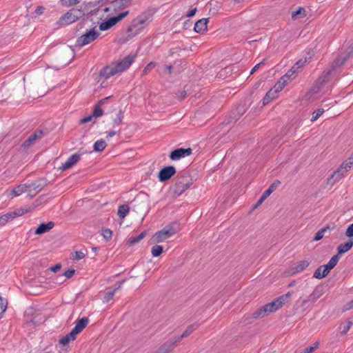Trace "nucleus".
<instances>
[{
  "instance_id": "8fccbe9b",
  "label": "nucleus",
  "mask_w": 353,
  "mask_h": 353,
  "mask_svg": "<svg viewBox=\"0 0 353 353\" xmlns=\"http://www.w3.org/2000/svg\"><path fill=\"white\" fill-rule=\"evenodd\" d=\"M96 119L94 117V116L92 114L85 117L81 120V123H85L88 122L94 121Z\"/></svg>"
},
{
  "instance_id": "2eb2a0df",
  "label": "nucleus",
  "mask_w": 353,
  "mask_h": 353,
  "mask_svg": "<svg viewBox=\"0 0 353 353\" xmlns=\"http://www.w3.org/2000/svg\"><path fill=\"white\" fill-rule=\"evenodd\" d=\"M43 132L42 130H36L23 143L22 147L27 148L35 143L37 140L41 139L43 137Z\"/></svg>"
},
{
  "instance_id": "393cba45",
  "label": "nucleus",
  "mask_w": 353,
  "mask_h": 353,
  "mask_svg": "<svg viewBox=\"0 0 353 353\" xmlns=\"http://www.w3.org/2000/svg\"><path fill=\"white\" fill-rule=\"evenodd\" d=\"M321 296V292L316 288L308 296L307 299L302 301V305L305 306L309 302H314Z\"/></svg>"
},
{
  "instance_id": "de8ad7c7",
  "label": "nucleus",
  "mask_w": 353,
  "mask_h": 353,
  "mask_svg": "<svg viewBox=\"0 0 353 353\" xmlns=\"http://www.w3.org/2000/svg\"><path fill=\"white\" fill-rule=\"evenodd\" d=\"M345 235L350 239H353V223L347 227Z\"/></svg>"
},
{
  "instance_id": "72a5a7b5",
  "label": "nucleus",
  "mask_w": 353,
  "mask_h": 353,
  "mask_svg": "<svg viewBox=\"0 0 353 353\" xmlns=\"http://www.w3.org/2000/svg\"><path fill=\"white\" fill-rule=\"evenodd\" d=\"M129 210H130V208L128 205H121L119 207V209H118V212H117L118 216L121 219H124L128 215Z\"/></svg>"
},
{
  "instance_id": "412c9836",
  "label": "nucleus",
  "mask_w": 353,
  "mask_h": 353,
  "mask_svg": "<svg viewBox=\"0 0 353 353\" xmlns=\"http://www.w3.org/2000/svg\"><path fill=\"white\" fill-rule=\"evenodd\" d=\"M54 226V223L53 221H49L46 223H41L36 229L34 234L37 235L44 234L50 231L51 229H52Z\"/></svg>"
},
{
  "instance_id": "e433bc0d",
  "label": "nucleus",
  "mask_w": 353,
  "mask_h": 353,
  "mask_svg": "<svg viewBox=\"0 0 353 353\" xmlns=\"http://www.w3.org/2000/svg\"><path fill=\"white\" fill-rule=\"evenodd\" d=\"M123 282H124V281H122L120 284H122ZM120 286H121V285H119V286L118 287V289L120 288ZM117 290V288L114 289V290L107 292L103 296V302H105V303L109 302L113 298Z\"/></svg>"
},
{
  "instance_id": "bb28decb",
  "label": "nucleus",
  "mask_w": 353,
  "mask_h": 353,
  "mask_svg": "<svg viewBox=\"0 0 353 353\" xmlns=\"http://www.w3.org/2000/svg\"><path fill=\"white\" fill-rule=\"evenodd\" d=\"M27 191H29L28 184H21L12 190L11 194L14 196H17Z\"/></svg>"
},
{
  "instance_id": "bf43d9fd",
  "label": "nucleus",
  "mask_w": 353,
  "mask_h": 353,
  "mask_svg": "<svg viewBox=\"0 0 353 353\" xmlns=\"http://www.w3.org/2000/svg\"><path fill=\"white\" fill-rule=\"evenodd\" d=\"M45 8L42 6H37L36 10H35V12L37 14H41L43 12Z\"/></svg>"
},
{
  "instance_id": "9b49d317",
  "label": "nucleus",
  "mask_w": 353,
  "mask_h": 353,
  "mask_svg": "<svg viewBox=\"0 0 353 353\" xmlns=\"http://www.w3.org/2000/svg\"><path fill=\"white\" fill-rule=\"evenodd\" d=\"M176 172V168L172 165L164 167L159 171L158 179L161 182H165L170 179Z\"/></svg>"
},
{
  "instance_id": "c9c22d12",
  "label": "nucleus",
  "mask_w": 353,
  "mask_h": 353,
  "mask_svg": "<svg viewBox=\"0 0 353 353\" xmlns=\"http://www.w3.org/2000/svg\"><path fill=\"white\" fill-rule=\"evenodd\" d=\"M108 99V97H107V98L104 99V100H105V99ZM103 100H101V101H100L99 102V104H98V105H97L94 107V110H93V112H92V115L94 116V117L95 119H97V118H98V117H101V116H102V115H103V110L101 108V106H100V104L103 103Z\"/></svg>"
},
{
  "instance_id": "9d476101",
  "label": "nucleus",
  "mask_w": 353,
  "mask_h": 353,
  "mask_svg": "<svg viewBox=\"0 0 353 353\" xmlns=\"http://www.w3.org/2000/svg\"><path fill=\"white\" fill-rule=\"evenodd\" d=\"M129 14L128 10H125L124 12H120L117 16L112 17L105 21L102 22L99 25V28L101 30L104 31L110 29L119 21H121L123 18L128 16Z\"/></svg>"
},
{
  "instance_id": "f8f14e48",
  "label": "nucleus",
  "mask_w": 353,
  "mask_h": 353,
  "mask_svg": "<svg viewBox=\"0 0 353 353\" xmlns=\"http://www.w3.org/2000/svg\"><path fill=\"white\" fill-rule=\"evenodd\" d=\"M120 70L117 67L116 63H112L110 65H108L104 67L99 72V75L101 77L105 78V79L120 73Z\"/></svg>"
},
{
  "instance_id": "79ce46f5",
  "label": "nucleus",
  "mask_w": 353,
  "mask_h": 353,
  "mask_svg": "<svg viewBox=\"0 0 353 353\" xmlns=\"http://www.w3.org/2000/svg\"><path fill=\"white\" fill-rule=\"evenodd\" d=\"M319 343L318 342L314 343L311 346L305 348L301 353H312L316 348H318Z\"/></svg>"
},
{
  "instance_id": "c85d7f7f",
  "label": "nucleus",
  "mask_w": 353,
  "mask_h": 353,
  "mask_svg": "<svg viewBox=\"0 0 353 353\" xmlns=\"http://www.w3.org/2000/svg\"><path fill=\"white\" fill-rule=\"evenodd\" d=\"M306 15V10L303 7H299L296 11L292 12V18L294 20H296L305 17Z\"/></svg>"
},
{
  "instance_id": "473e14b6",
  "label": "nucleus",
  "mask_w": 353,
  "mask_h": 353,
  "mask_svg": "<svg viewBox=\"0 0 353 353\" xmlns=\"http://www.w3.org/2000/svg\"><path fill=\"white\" fill-rule=\"evenodd\" d=\"M281 184L279 181H276L273 183H272L269 188L263 192V194L266 197H268Z\"/></svg>"
},
{
  "instance_id": "a18cd8bd",
  "label": "nucleus",
  "mask_w": 353,
  "mask_h": 353,
  "mask_svg": "<svg viewBox=\"0 0 353 353\" xmlns=\"http://www.w3.org/2000/svg\"><path fill=\"white\" fill-rule=\"evenodd\" d=\"M352 325V321H347L342 327V330H341V334L344 335V334H347V332L350 329Z\"/></svg>"
},
{
  "instance_id": "603ef678",
  "label": "nucleus",
  "mask_w": 353,
  "mask_h": 353,
  "mask_svg": "<svg viewBox=\"0 0 353 353\" xmlns=\"http://www.w3.org/2000/svg\"><path fill=\"white\" fill-rule=\"evenodd\" d=\"M80 332H81L77 328L74 327L73 329L68 334H70V337H72L74 340H75L77 334H79Z\"/></svg>"
},
{
  "instance_id": "a878e982",
  "label": "nucleus",
  "mask_w": 353,
  "mask_h": 353,
  "mask_svg": "<svg viewBox=\"0 0 353 353\" xmlns=\"http://www.w3.org/2000/svg\"><path fill=\"white\" fill-rule=\"evenodd\" d=\"M276 90L274 91H272V90H269L263 99V105H266L269 103L272 99L274 97V94H276L279 90H281L279 86L278 85V83L275 85Z\"/></svg>"
},
{
  "instance_id": "13d9d810",
  "label": "nucleus",
  "mask_w": 353,
  "mask_h": 353,
  "mask_svg": "<svg viewBox=\"0 0 353 353\" xmlns=\"http://www.w3.org/2000/svg\"><path fill=\"white\" fill-rule=\"evenodd\" d=\"M266 59H263L262 61H261L260 63H257L251 70L250 72V74H253L254 72H255L259 68V67L261 65H263L265 64V62Z\"/></svg>"
},
{
  "instance_id": "2f4dec72",
  "label": "nucleus",
  "mask_w": 353,
  "mask_h": 353,
  "mask_svg": "<svg viewBox=\"0 0 353 353\" xmlns=\"http://www.w3.org/2000/svg\"><path fill=\"white\" fill-rule=\"evenodd\" d=\"M339 259H340V256L338 254L334 255L330 259L329 262L326 264L325 268L327 270H332L336 265Z\"/></svg>"
},
{
  "instance_id": "69168bd1",
  "label": "nucleus",
  "mask_w": 353,
  "mask_h": 353,
  "mask_svg": "<svg viewBox=\"0 0 353 353\" xmlns=\"http://www.w3.org/2000/svg\"><path fill=\"white\" fill-rule=\"evenodd\" d=\"M116 133H117V132L114 131V130L110 131L108 132V137H112L113 136H114L116 134Z\"/></svg>"
},
{
  "instance_id": "7ed1b4c3",
  "label": "nucleus",
  "mask_w": 353,
  "mask_h": 353,
  "mask_svg": "<svg viewBox=\"0 0 353 353\" xmlns=\"http://www.w3.org/2000/svg\"><path fill=\"white\" fill-rule=\"evenodd\" d=\"M194 183L190 174L185 172L176 178V182L170 187V193L174 197L181 195Z\"/></svg>"
},
{
  "instance_id": "20e7f679",
  "label": "nucleus",
  "mask_w": 353,
  "mask_h": 353,
  "mask_svg": "<svg viewBox=\"0 0 353 353\" xmlns=\"http://www.w3.org/2000/svg\"><path fill=\"white\" fill-rule=\"evenodd\" d=\"M353 165V154L344 161L341 165L332 174V176L327 179V183L334 185L342 178H343L345 174Z\"/></svg>"
},
{
  "instance_id": "864d4df0",
  "label": "nucleus",
  "mask_w": 353,
  "mask_h": 353,
  "mask_svg": "<svg viewBox=\"0 0 353 353\" xmlns=\"http://www.w3.org/2000/svg\"><path fill=\"white\" fill-rule=\"evenodd\" d=\"M176 95H177L178 99L181 101V100H183L186 97L187 92L185 90H181L177 92Z\"/></svg>"
},
{
  "instance_id": "ddd939ff",
  "label": "nucleus",
  "mask_w": 353,
  "mask_h": 353,
  "mask_svg": "<svg viewBox=\"0 0 353 353\" xmlns=\"http://www.w3.org/2000/svg\"><path fill=\"white\" fill-rule=\"evenodd\" d=\"M192 153V150L188 148H178L172 151L170 154V158L172 161H178L181 158L190 156Z\"/></svg>"
},
{
  "instance_id": "6e6552de",
  "label": "nucleus",
  "mask_w": 353,
  "mask_h": 353,
  "mask_svg": "<svg viewBox=\"0 0 353 353\" xmlns=\"http://www.w3.org/2000/svg\"><path fill=\"white\" fill-rule=\"evenodd\" d=\"M84 13L82 10L73 8L61 16L57 23L60 26H67L75 22L78 19H81Z\"/></svg>"
},
{
  "instance_id": "4c0bfd02",
  "label": "nucleus",
  "mask_w": 353,
  "mask_h": 353,
  "mask_svg": "<svg viewBox=\"0 0 353 353\" xmlns=\"http://www.w3.org/2000/svg\"><path fill=\"white\" fill-rule=\"evenodd\" d=\"M151 252L153 257H157L163 252V247L161 245H156L152 248Z\"/></svg>"
},
{
  "instance_id": "0eeeda50",
  "label": "nucleus",
  "mask_w": 353,
  "mask_h": 353,
  "mask_svg": "<svg viewBox=\"0 0 353 353\" xmlns=\"http://www.w3.org/2000/svg\"><path fill=\"white\" fill-rule=\"evenodd\" d=\"M99 35V32L95 30V28L86 30L84 33L77 39L75 46L77 48H82L95 41Z\"/></svg>"
},
{
  "instance_id": "5701e85b",
  "label": "nucleus",
  "mask_w": 353,
  "mask_h": 353,
  "mask_svg": "<svg viewBox=\"0 0 353 353\" xmlns=\"http://www.w3.org/2000/svg\"><path fill=\"white\" fill-rule=\"evenodd\" d=\"M326 265L319 266L314 272L313 277L315 279H321L325 277L331 270H327Z\"/></svg>"
},
{
  "instance_id": "f3484780",
  "label": "nucleus",
  "mask_w": 353,
  "mask_h": 353,
  "mask_svg": "<svg viewBox=\"0 0 353 353\" xmlns=\"http://www.w3.org/2000/svg\"><path fill=\"white\" fill-rule=\"evenodd\" d=\"M134 59L135 55L128 54V56L125 57L123 59H121L119 62L116 63L120 72H122L126 69H128L134 62Z\"/></svg>"
},
{
  "instance_id": "f257e3e1",
  "label": "nucleus",
  "mask_w": 353,
  "mask_h": 353,
  "mask_svg": "<svg viewBox=\"0 0 353 353\" xmlns=\"http://www.w3.org/2000/svg\"><path fill=\"white\" fill-rule=\"evenodd\" d=\"M152 20V14L150 11L142 12L132 20L128 27V36L132 37L138 34L144 29Z\"/></svg>"
},
{
  "instance_id": "37998d69",
  "label": "nucleus",
  "mask_w": 353,
  "mask_h": 353,
  "mask_svg": "<svg viewBox=\"0 0 353 353\" xmlns=\"http://www.w3.org/2000/svg\"><path fill=\"white\" fill-rule=\"evenodd\" d=\"M323 112H324L323 109H318V110H315L312 113V117L311 119V121H316L323 114Z\"/></svg>"
},
{
  "instance_id": "f704fd0d",
  "label": "nucleus",
  "mask_w": 353,
  "mask_h": 353,
  "mask_svg": "<svg viewBox=\"0 0 353 353\" xmlns=\"http://www.w3.org/2000/svg\"><path fill=\"white\" fill-rule=\"evenodd\" d=\"M146 232H142L137 236H131L129 238L128 242L130 245H134L138 243L141 240H142L145 236Z\"/></svg>"
},
{
  "instance_id": "aec40b11",
  "label": "nucleus",
  "mask_w": 353,
  "mask_h": 353,
  "mask_svg": "<svg viewBox=\"0 0 353 353\" xmlns=\"http://www.w3.org/2000/svg\"><path fill=\"white\" fill-rule=\"evenodd\" d=\"M46 185V181L44 179H39L30 184H28L30 192L34 191L35 194L40 192Z\"/></svg>"
},
{
  "instance_id": "0e129e2a",
  "label": "nucleus",
  "mask_w": 353,
  "mask_h": 353,
  "mask_svg": "<svg viewBox=\"0 0 353 353\" xmlns=\"http://www.w3.org/2000/svg\"><path fill=\"white\" fill-rule=\"evenodd\" d=\"M84 28V24L83 23L81 22V23H79L77 25V31L83 29Z\"/></svg>"
},
{
  "instance_id": "39448f33",
  "label": "nucleus",
  "mask_w": 353,
  "mask_h": 353,
  "mask_svg": "<svg viewBox=\"0 0 353 353\" xmlns=\"http://www.w3.org/2000/svg\"><path fill=\"white\" fill-rule=\"evenodd\" d=\"M178 230L179 227L176 223H170L156 232L153 236L154 240L157 243L163 242L174 235Z\"/></svg>"
},
{
  "instance_id": "c756f323",
  "label": "nucleus",
  "mask_w": 353,
  "mask_h": 353,
  "mask_svg": "<svg viewBox=\"0 0 353 353\" xmlns=\"http://www.w3.org/2000/svg\"><path fill=\"white\" fill-rule=\"evenodd\" d=\"M88 322L89 319L88 317H83L80 319H77L75 321L74 327L81 332L83 330V329L87 326Z\"/></svg>"
},
{
  "instance_id": "f03ea898",
  "label": "nucleus",
  "mask_w": 353,
  "mask_h": 353,
  "mask_svg": "<svg viewBox=\"0 0 353 353\" xmlns=\"http://www.w3.org/2000/svg\"><path fill=\"white\" fill-rule=\"evenodd\" d=\"M290 295L291 292H288V293L277 297L271 303L265 304L259 310H256L253 313V316L254 318L263 317L270 313L276 311L287 301Z\"/></svg>"
},
{
  "instance_id": "774afa93",
  "label": "nucleus",
  "mask_w": 353,
  "mask_h": 353,
  "mask_svg": "<svg viewBox=\"0 0 353 353\" xmlns=\"http://www.w3.org/2000/svg\"><path fill=\"white\" fill-rule=\"evenodd\" d=\"M349 305H350V306H349L348 309H350L353 307V299L349 303Z\"/></svg>"
},
{
  "instance_id": "a19ab883",
  "label": "nucleus",
  "mask_w": 353,
  "mask_h": 353,
  "mask_svg": "<svg viewBox=\"0 0 353 353\" xmlns=\"http://www.w3.org/2000/svg\"><path fill=\"white\" fill-rule=\"evenodd\" d=\"M74 341L72 337L70 336V334H68L65 336L61 338L59 341L60 345L63 346L67 345L70 341Z\"/></svg>"
},
{
  "instance_id": "680f3d73",
  "label": "nucleus",
  "mask_w": 353,
  "mask_h": 353,
  "mask_svg": "<svg viewBox=\"0 0 353 353\" xmlns=\"http://www.w3.org/2000/svg\"><path fill=\"white\" fill-rule=\"evenodd\" d=\"M61 264H56L54 266L51 268V271H52L54 272H57V271H59L61 269Z\"/></svg>"
},
{
  "instance_id": "6e6d98bb",
  "label": "nucleus",
  "mask_w": 353,
  "mask_h": 353,
  "mask_svg": "<svg viewBox=\"0 0 353 353\" xmlns=\"http://www.w3.org/2000/svg\"><path fill=\"white\" fill-rule=\"evenodd\" d=\"M74 254V259L77 260L82 259L85 256V254L81 251H76Z\"/></svg>"
},
{
  "instance_id": "dca6fc26",
  "label": "nucleus",
  "mask_w": 353,
  "mask_h": 353,
  "mask_svg": "<svg viewBox=\"0 0 353 353\" xmlns=\"http://www.w3.org/2000/svg\"><path fill=\"white\" fill-rule=\"evenodd\" d=\"M310 265L307 260H302L294 263L290 268L289 272L291 274L299 273L305 270Z\"/></svg>"
},
{
  "instance_id": "1a4fd4ad",
  "label": "nucleus",
  "mask_w": 353,
  "mask_h": 353,
  "mask_svg": "<svg viewBox=\"0 0 353 353\" xmlns=\"http://www.w3.org/2000/svg\"><path fill=\"white\" fill-rule=\"evenodd\" d=\"M132 0H114L111 1L109 6L104 8L105 12L117 13L128 8L131 4Z\"/></svg>"
},
{
  "instance_id": "4d7b16f0",
  "label": "nucleus",
  "mask_w": 353,
  "mask_h": 353,
  "mask_svg": "<svg viewBox=\"0 0 353 353\" xmlns=\"http://www.w3.org/2000/svg\"><path fill=\"white\" fill-rule=\"evenodd\" d=\"M75 270L72 269L68 270L63 273V276L66 278H71L74 274Z\"/></svg>"
},
{
  "instance_id": "a211bd4d",
  "label": "nucleus",
  "mask_w": 353,
  "mask_h": 353,
  "mask_svg": "<svg viewBox=\"0 0 353 353\" xmlns=\"http://www.w3.org/2000/svg\"><path fill=\"white\" fill-rule=\"evenodd\" d=\"M80 159V154H74L71 155L64 163L62 164L59 169L61 170H66L79 162Z\"/></svg>"
},
{
  "instance_id": "c03bdc74",
  "label": "nucleus",
  "mask_w": 353,
  "mask_h": 353,
  "mask_svg": "<svg viewBox=\"0 0 353 353\" xmlns=\"http://www.w3.org/2000/svg\"><path fill=\"white\" fill-rule=\"evenodd\" d=\"M61 3L64 6H71L79 3L81 0H61Z\"/></svg>"
},
{
  "instance_id": "58836bf2",
  "label": "nucleus",
  "mask_w": 353,
  "mask_h": 353,
  "mask_svg": "<svg viewBox=\"0 0 353 353\" xmlns=\"http://www.w3.org/2000/svg\"><path fill=\"white\" fill-rule=\"evenodd\" d=\"M199 325L197 323L192 324L186 328V330L184 331L183 336H188L190 334H191L195 330L198 328Z\"/></svg>"
},
{
  "instance_id": "b1692460",
  "label": "nucleus",
  "mask_w": 353,
  "mask_h": 353,
  "mask_svg": "<svg viewBox=\"0 0 353 353\" xmlns=\"http://www.w3.org/2000/svg\"><path fill=\"white\" fill-rule=\"evenodd\" d=\"M353 246V239H350L348 241L345 243H341L338 248V254L340 256L347 252H348Z\"/></svg>"
},
{
  "instance_id": "49530a36",
  "label": "nucleus",
  "mask_w": 353,
  "mask_h": 353,
  "mask_svg": "<svg viewBox=\"0 0 353 353\" xmlns=\"http://www.w3.org/2000/svg\"><path fill=\"white\" fill-rule=\"evenodd\" d=\"M102 235L105 240H109L112 237V232L110 229H105L103 230Z\"/></svg>"
},
{
  "instance_id": "3c124183",
  "label": "nucleus",
  "mask_w": 353,
  "mask_h": 353,
  "mask_svg": "<svg viewBox=\"0 0 353 353\" xmlns=\"http://www.w3.org/2000/svg\"><path fill=\"white\" fill-rule=\"evenodd\" d=\"M155 66V63L150 62L143 69V72L144 74L148 73Z\"/></svg>"
},
{
  "instance_id": "052dcab7",
  "label": "nucleus",
  "mask_w": 353,
  "mask_h": 353,
  "mask_svg": "<svg viewBox=\"0 0 353 353\" xmlns=\"http://www.w3.org/2000/svg\"><path fill=\"white\" fill-rule=\"evenodd\" d=\"M196 12V8H195L191 10L190 11H189L186 14V17H193L195 14Z\"/></svg>"
},
{
  "instance_id": "09e8293b",
  "label": "nucleus",
  "mask_w": 353,
  "mask_h": 353,
  "mask_svg": "<svg viewBox=\"0 0 353 353\" xmlns=\"http://www.w3.org/2000/svg\"><path fill=\"white\" fill-rule=\"evenodd\" d=\"M122 119H123V117L121 115V112H120L117 117L114 119L113 121V123H114V125L115 126H119L121 122H122Z\"/></svg>"
},
{
  "instance_id": "338daca9",
  "label": "nucleus",
  "mask_w": 353,
  "mask_h": 353,
  "mask_svg": "<svg viewBox=\"0 0 353 353\" xmlns=\"http://www.w3.org/2000/svg\"><path fill=\"white\" fill-rule=\"evenodd\" d=\"M165 68H166V70H168V72L169 74H171L172 72V66L171 65H166Z\"/></svg>"
},
{
  "instance_id": "6ab92c4d",
  "label": "nucleus",
  "mask_w": 353,
  "mask_h": 353,
  "mask_svg": "<svg viewBox=\"0 0 353 353\" xmlns=\"http://www.w3.org/2000/svg\"><path fill=\"white\" fill-rule=\"evenodd\" d=\"M209 19L203 18L197 21L194 25V30L196 32L203 34L208 30V23Z\"/></svg>"
},
{
  "instance_id": "ea45409f",
  "label": "nucleus",
  "mask_w": 353,
  "mask_h": 353,
  "mask_svg": "<svg viewBox=\"0 0 353 353\" xmlns=\"http://www.w3.org/2000/svg\"><path fill=\"white\" fill-rule=\"evenodd\" d=\"M327 230H330V228L329 227H325V228H323L321 230H319L316 234H315V236L314 237V241H319L321 240V239H323V237L325 235V232Z\"/></svg>"
},
{
  "instance_id": "4468645a",
  "label": "nucleus",
  "mask_w": 353,
  "mask_h": 353,
  "mask_svg": "<svg viewBox=\"0 0 353 353\" xmlns=\"http://www.w3.org/2000/svg\"><path fill=\"white\" fill-rule=\"evenodd\" d=\"M28 212H29L28 210L18 208L1 216V219H2V222L5 225L7 222L13 220L16 217L22 216L23 214Z\"/></svg>"
},
{
  "instance_id": "7c9ffc66",
  "label": "nucleus",
  "mask_w": 353,
  "mask_h": 353,
  "mask_svg": "<svg viewBox=\"0 0 353 353\" xmlns=\"http://www.w3.org/2000/svg\"><path fill=\"white\" fill-rule=\"evenodd\" d=\"M107 144L103 139L97 140L94 144V151L102 152L106 147Z\"/></svg>"
},
{
  "instance_id": "4be33fe9",
  "label": "nucleus",
  "mask_w": 353,
  "mask_h": 353,
  "mask_svg": "<svg viewBox=\"0 0 353 353\" xmlns=\"http://www.w3.org/2000/svg\"><path fill=\"white\" fill-rule=\"evenodd\" d=\"M331 73V70H325L323 72L321 77L316 81V84L318 86V89L321 88L325 83L328 81Z\"/></svg>"
},
{
  "instance_id": "5fc2aeb1",
  "label": "nucleus",
  "mask_w": 353,
  "mask_h": 353,
  "mask_svg": "<svg viewBox=\"0 0 353 353\" xmlns=\"http://www.w3.org/2000/svg\"><path fill=\"white\" fill-rule=\"evenodd\" d=\"M268 197H266L265 196H264V194H262L261 198L257 201V202L256 203V204L253 206V209H255L256 208H258L260 205L262 204V203L267 199Z\"/></svg>"
},
{
  "instance_id": "423d86ee",
  "label": "nucleus",
  "mask_w": 353,
  "mask_h": 353,
  "mask_svg": "<svg viewBox=\"0 0 353 353\" xmlns=\"http://www.w3.org/2000/svg\"><path fill=\"white\" fill-rule=\"evenodd\" d=\"M306 61H303L302 59L296 61L294 65L292 67L290 70H289L285 75H283L280 80L278 81V85L280 89H283V88L288 83L289 81L294 79L296 77V74L299 72V70L304 66Z\"/></svg>"
},
{
  "instance_id": "cd10ccee",
  "label": "nucleus",
  "mask_w": 353,
  "mask_h": 353,
  "mask_svg": "<svg viewBox=\"0 0 353 353\" xmlns=\"http://www.w3.org/2000/svg\"><path fill=\"white\" fill-rule=\"evenodd\" d=\"M174 342H172V341H168L163 345H162L159 350L161 353H170L174 350Z\"/></svg>"
},
{
  "instance_id": "e2e57ef3",
  "label": "nucleus",
  "mask_w": 353,
  "mask_h": 353,
  "mask_svg": "<svg viewBox=\"0 0 353 353\" xmlns=\"http://www.w3.org/2000/svg\"><path fill=\"white\" fill-rule=\"evenodd\" d=\"M185 337V336H183V334H182L180 336L176 338L174 340H172V341L174 342V345H175L176 343L180 342Z\"/></svg>"
}]
</instances>
